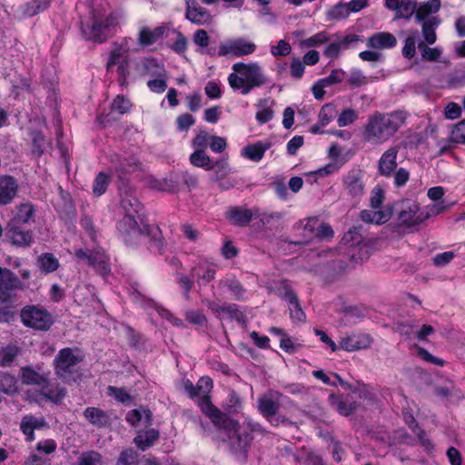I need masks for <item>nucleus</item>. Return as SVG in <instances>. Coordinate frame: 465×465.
I'll use <instances>...</instances> for the list:
<instances>
[{"mask_svg": "<svg viewBox=\"0 0 465 465\" xmlns=\"http://www.w3.org/2000/svg\"><path fill=\"white\" fill-rule=\"evenodd\" d=\"M350 14L348 4L340 3L329 10L328 17L329 19H342L347 17Z\"/></svg>", "mask_w": 465, "mask_h": 465, "instance_id": "obj_48", "label": "nucleus"}, {"mask_svg": "<svg viewBox=\"0 0 465 465\" xmlns=\"http://www.w3.org/2000/svg\"><path fill=\"white\" fill-rule=\"evenodd\" d=\"M155 77L156 78L151 79L147 82V86L152 92L156 94H162L167 88L166 72L164 71V74L163 76Z\"/></svg>", "mask_w": 465, "mask_h": 465, "instance_id": "obj_46", "label": "nucleus"}, {"mask_svg": "<svg viewBox=\"0 0 465 465\" xmlns=\"http://www.w3.org/2000/svg\"><path fill=\"white\" fill-rule=\"evenodd\" d=\"M258 407L262 414L268 420L270 423L272 425L279 424V418L275 416L279 408V404L272 395H263L259 399Z\"/></svg>", "mask_w": 465, "mask_h": 465, "instance_id": "obj_20", "label": "nucleus"}, {"mask_svg": "<svg viewBox=\"0 0 465 465\" xmlns=\"http://www.w3.org/2000/svg\"><path fill=\"white\" fill-rule=\"evenodd\" d=\"M343 183L347 192L357 196L362 193L364 189L363 174L359 170L350 172L344 178Z\"/></svg>", "mask_w": 465, "mask_h": 465, "instance_id": "obj_24", "label": "nucleus"}, {"mask_svg": "<svg viewBox=\"0 0 465 465\" xmlns=\"http://www.w3.org/2000/svg\"><path fill=\"white\" fill-rule=\"evenodd\" d=\"M373 340L368 333H357L342 337L339 341V349L346 351H355L365 350L371 347Z\"/></svg>", "mask_w": 465, "mask_h": 465, "instance_id": "obj_15", "label": "nucleus"}, {"mask_svg": "<svg viewBox=\"0 0 465 465\" xmlns=\"http://www.w3.org/2000/svg\"><path fill=\"white\" fill-rule=\"evenodd\" d=\"M280 285L282 287L283 291L281 289L277 290L279 295H284V297L289 302V309L291 318L293 322H303L305 320V314L298 304V301L294 293L289 289L286 282H282Z\"/></svg>", "mask_w": 465, "mask_h": 465, "instance_id": "obj_17", "label": "nucleus"}, {"mask_svg": "<svg viewBox=\"0 0 465 465\" xmlns=\"http://www.w3.org/2000/svg\"><path fill=\"white\" fill-rule=\"evenodd\" d=\"M358 118V114L355 110L346 109L343 110L337 118V124L341 127L348 126L354 123Z\"/></svg>", "mask_w": 465, "mask_h": 465, "instance_id": "obj_49", "label": "nucleus"}, {"mask_svg": "<svg viewBox=\"0 0 465 465\" xmlns=\"http://www.w3.org/2000/svg\"><path fill=\"white\" fill-rule=\"evenodd\" d=\"M5 235L15 245L27 246L32 242V233L29 231H23L20 225L8 223Z\"/></svg>", "mask_w": 465, "mask_h": 465, "instance_id": "obj_21", "label": "nucleus"}, {"mask_svg": "<svg viewBox=\"0 0 465 465\" xmlns=\"http://www.w3.org/2000/svg\"><path fill=\"white\" fill-rule=\"evenodd\" d=\"M305 66L303 62L298 58L293 57L290 64V74L292 78L301 79L304 74Z\"/></svg>", "mask_w": 465, "mask_h": 465, "instance_id": "obj_53", "label": "nucleus"}, {"mask_svg": "<svg viewBox=\"0 0 465 465\" xmlns=\"http://www.w3.org/2000/svg\"><path fill=\"white\" fill-rule=\"evenodd\" d=\"M392 214V209L387 205L380 208H371L361 213V218L366 223L383 224L388 222Z\"/></svg>", "mask_w": 465, "mask_h": 465, "instance_id": "obj_19", "label": "nucleus"}, {"mask_svg": "<svg viewBox=\"0 0 465 465\" xmlns=\"http://www.w3.org/2000/svg\"><path fill=\"white\" fill-rule=\"evenodd\" d=\"M345 162H346V160L331 161L325 166L318 169L317 171H315L312 173L318 175L319 177L327 176L329 174L338 172L341 169V167L345 163Z\"/></svg>", "mask_w": 465, "mask_h": 465, "instance_id": "obj_44", "label": "nucleus"}, {"mask_svg": "<svg viewBox=\"0 0 465 465\" xmlns=\"http://www.w3.org/2000/svg\"><path fill=\"white\" fill-rule=\"evenodd\" d=\"M329 41V36L326 32H320L311 37L301 41V47H314L320 46Z\"/></svg>", "mask_w": 465, "mask_h": 465, "instance_id": "obj_41", "label": "nucleus"}, {"mask_svg": "<svg viewBox=\"0 0 465 465\" xmlns=\"http://www.w3.org/2000/svg\"><path fill=\"white\" fill-rule=\"evenodd\" d=\"M312 375L322 381L326 385L337 386L338 384L344 385L345 382L341 379V377L335 373L331 374V377L323 372L321 370L313 371Z\"/></svg>", "mask_w": 465, "mask_h": 465, "instance_id": "obj_43", "label": "nucleus"}, {"mask_svg": "<svg viewBox=\"0 0 465 465\" xmlns=\"http://www.w3.org/2000/svg\"><path fill=\"white\" fill-rule=\"evenodd\" d=\"M0 391L5 394H14L18 391L16 379L9 374H3L0 378Z\"/></svg>", "mask_w": 465, "mask_h": 465, "instance_id": "obj_39", "label": "nucleus"}, {"mask_svg": "<svg viewBox=\"0 0 465 465\" xmlns=\"http://www.w3.org/2000/svg\"><path fill=\"white\" fill-rule=\"evenodd\" d=\"M292 52L291 45L285 40H280L271 46V54L273 56H286Z\"/></svg>", "mask_w": 465, "mask_h": 465, "instance_id": "obj_52", "label": "nucleus"}, {"mask_svg": "<svg viewBox=\"0 0 465 465\" xmlns=\"http://www.w3.org/2000/svg\"><path fill=\"white\" fill-rule=\"evenodd\" d=\"M45 426V422L43 418H37L32 415L25 416L20 424L21 430L29 441H32L35 439V430L41 429Z\"/></svg>", "mask_w": 465, "mask_h": 465, "instance_id": "obj_27", "label": "nucleus"}, {"mask_svg": "<svg viewBox=\"0 0 465 465\" xmlns=\"http://www.w3.org/2000/svg\"><path fill=\"white\" fill-rule=\"evenodd\" d=\"M17 191V184L10 176L0 177V205L12 202Z\"/></svg>", "mask_w": 465, "mask_h": 465, "instance_id": "obj_25", "label": "nucleus"}, {"mask_svg": "<svg viewBox=\"0 0 465 465\" xmlns=\"http://www.w3.org/2000/svg\"><path fill=\"white\" fill-rule=\"evenodd\" d=\"M337 114V110L334 104H324L319 113V124L322 126L328 125Z\"/></svg>", "mask_w": 465, "mask_h": 465, "instance_id": "obj_40", "label": "nucleus"}, {"mask_svg": "<svg viewBox=\"0 0 465 465\" xmlns=\"http://www.w3.org/2000/svg\"><path fill=\"white\" fill-rule=\"evenodd\" d=\"M396 37L391 33L381 32L369 37L367 45L374 49L392 48L396 45Z\"/></svg>", "mask_w": 465, "mask_h": 465, "instance_id": "obj_26", "label": "nucleus"}, {"mask_svg": "<svg viewBox=\"0 0 465 465\" xmlns=\"http://www.w3.org/2000/svg\"><path fill=\"white\" fill-rule=\"evenodd\" d=\"M215 272L214 265L204 260L199 262V263L193 268L192 277L195 279L199 284H206L214 278Z\"/></svg>", "mask_w": 465, "mask_h": 465, "instance_id": "obj_22", "label": "nucleus"}, {"mask_svg": "<svg viewBox=\"0 0 465 465\" xmlns=\"http://www.w3.org/2000/svg\"><path fill=\"white\" fill-rule=\"evenodd\" d=\"M272 146V143L268 140L258 141L254 143L248 144L241 150V156L250 161L260 162L267 150Z\"/></svg>", "mask_w": 465, "mask_h": 465, "instance_id": "obj_18", "label": "nucleus"}, {"mask_svg": "<svg viewBox=\"0 0 465 465\" xmlns=\"http://www.w3.org/2000/svg\"><path fill=\"white\" fill-rule=\"evenodd\" d=\"M210 137L205 131L200 132L192 142L193 147L195 150H204L210 142Z\"/></svg>", "mask_w": 465, "mask_h": 465, "instance_id": "obj_60", "label": "nucleus"}, {"mask_svg": "<svg viewBox=\"0 0 465 465\" xmlns=\"http://www.w3.org/2000/svg\"><path fill=\"white\" fill-rule=\"evenodd\" d=\"M21 320L25 326L39 331H46L53 324L51 313L36 305L25 306L21 311Z\"/></svg>", "mask_w": 465, "mask_h": 465, "instance_id": "obj_9", "label": "nucleus"}, {"mask_svg": "<svg viewBox=\"0 0 465 465\" xmlns=\"http://www.w3.org/2000/svg\"><path fill=\"white\" fill-rule=\"evenodd\" d=\"M135 41L132 37H124L115 42L109 53L106 63L108 72H115L121 85L127 84L129 80L146 75L163 76L164 67L155 58L140 57L129 59V54L138 52Z\"/></svg>", "mask_w": 465, "mask_h": 465, "instance_id": "obj_1", "label": "nucleus"}, {"mask_svg": "<svg viewBox=\"0 0 465 465\" xmlns=\"http://www.w3.org/2000/svg\"><path fill=\"white\" fill-rule=\"evenodd\" d=\"M397 154L398 149L396 147H391L382 153L379 161V173L381 175L389 176L395 171Z\"/></svg>", "mask_w": 465, "mask_h": 465, "instance_id": "obj_23", "label": "nucleus"}, {"mask_svg": "<svg viewBox=\"0 0 465 465\" xmlns=\"http://www.w3.org/2000/svg\"><path fill=\"white\" fill-rule=\"evenodd\" d=\"M198 396V405L201 411L212 420L215 427L223 430L228 437L232 451L237 458L244 460L246 458V450L251 442L250 434L246 430H242L238 424L229 419L213 406L207 396L213 389V381L209 377H202L196 384Z\"/></svg>", "mask_w": 465, "mask_h": 465, "instance_id": "obj_2", "label": "nucleus"}, {"mask_svg": "<svg viewBox=\"0 0 465 465\" xmlns=\"http://www.w3.org/2000/svg\"><path fill=\"white\" fill-rule=\"evenodd\" d=\"M82 357V353L77 349H62L54 359L55 373L64 380H70Z\"/></svg>", "mask_w": 465, "mask_h": 465, "instance_id": "obj_10", "label": "nucleus"}, {"mask_svg": "<svg viewBox=\"0 0 465 465\" xmlns=\"http://www.w3.org/2000/svg\"><path fill=\"white\" fill-rule=\"evenodd\" d=\"M19 377L24 384L41 386V394L46 400L53 402L60 401L65 395L64 388L45 386L47 383L48 374L40 368L35 369L30 366L23 367L20 370Z\"/></svg>", "mask_w": 465, "mask_h": 465, "instance_id": "obj_6", "label": "nucleus"}, {"mask_svg": "<svg viewBox=\"0 0 465 465\" xmlns=\"http://www.w3.org/2000/svg\"><path fill=\"white\" fill-rule=\"evenodd\" d=\"M190 163L193 166L203 168L207 171L213 170L212 161L204 150H194L190 156Z\"/></svg>", "mask_w": 465, "mask_h": 465, "instance_id": "obj_35", "label": "nucleus"}, {"mask_svg": "<svg viewBox=\"0 0 465 465\" xmlns=\"http://www.w3.org/2000/svg\"><path fill=\"white\" fill-rule=\"evenodd\" d=\"M255 118L261 124L270 122L273 117L272 103L268 99H262L257 104Z\"/></svg>", "mask_w": 465, "mask_h": 465, "instance_id": "obj_33", "label": "nucleus"}, {"mask_svg": "<svg viewBox=\"0 0 465 465\" xmlns=\"http://www.w3.org/2000/svg\"><path fill=\"white\" fill-rule=\"evenodd\" d=\"M84 415L90 423L96 427L105 426L109 422V416L107 413L94 407L86 408Z\"/></svg>", "mask_w": 465, "mask_h": 465, "instance_id": "obj_31", "label": "nucleus"}, {"mask_svg": "<svg viewBox=\"0 0 465 465\" xmlns=\"http://www.w3.org/2000/svg\"><path fill=\"white\" fill-rule=\"evenodd\" d=\"M450 138L455 143H465V120L456 124L451 131Z\"/></svg>", "mask_w": 465, "mask_h": 465, "instance_id": "obj_59", "label": "nucleus"}, {"mask_svg": "<svg viewBox=\"0 0 465 465\" xmlns=\"http://www.w3.org/2000/svg\"><path fill=\"white\" fill-rule=\"evenodd\" d=\"M121 208L124 213L117 225L121 233L137 236L147 232V226L141 214L143 207L135 197L126 195L121 202Z\"/></svg>", "mask_w": 465, "mask_h": 465, "instance_id": "obj_5", "label": "nucleus"}, {"mask_svg": "<svg viewBox=\"0 0 465 465\" xmlns=\"http://www.w3.org/2000/svg\"><path fill=\"white\" fill-rule=\"evenodd\" d=\"M384 190L379 186H376L372 190L371 196V208L383 207L382 203L384 200Z\"/></svg>", "mask_w": 465, "mask_h": 465, "instance_id": "obj_61", "label": "nucleus"}, {"mask_svg": "<svg viewBox=\"0 0 465 465\" xmlns=\"http://www.w3.org/2000/svg\"><path fill=\"white\" fill-rule=\"evenodd\" d=\"M444 207L441 203H433L421 209L420 205L412 201H404L399 213V221L401 223L412 226L422 223L431 215L441 213Z\"/></svg>", "mask_w": 465, "mask_h": 465, "instance_id": "obj_7", "label": "nucleus"}, {"mask_svg": "<svg viewBox=\"0 0 465 465\" xmlns=\"http://www.w3.org/2000/svg\"><path fill=\"white\" fill-rule=\"evenodd\" d=\"M226 140L221 136H211L209 145L213 152L214 153H222L226 148Z\"/></svg>", "mask_w": 465, "mask_h": 465, "instance_id": "obj_63", "label": "nucleus"}, {"mask_svg": "<svg viewBox=\"0 0 465 465\" xmlns=\"http://www.w3.org/2000/svg\"><path fill=\"white\" fill-rule=\"evenodd\" d=\"M167 30L164 25L155 27L141 25L136 35L135 47L146 48L154 45L166 35Z\"/></svg>", "mask_w": 465, "mask_h": 465, "instance_id": "obj_13", "label": "nucleus"}, {"mask_svg": "<svg viewBox=\"0 0 465 465\" xmlns=\"http://www.w3.org/2000/svg\"><path fill=\"white\" fill-rule=\"evenodd\" d=\"M109 183V178L104 173H99L94 180L93 191L97 196L102 195L106 191Z\"/></svg>", "mask_w": 465, "mask_h": 465, "instance_id": "obj_51", "label": "nucleus"}, {"mask_svg": "<svg viewBox=\"0 0 465 465\" xmlns=\"http://www.w3.org/2000/svg\"><path fill=\"white\" fill-rule=\"evenodd\" d=\"M186 18L195 25H205L211 21L210 13L195 0H186Z\"/></svg>", "mask_w": 465, "mask_h": 465, "instance_id": "obj_16", "label": "nucleus"}, {"mask_svg": "<svg viewBox=\"0 0 465 465\" xmlns=\"http://www.w3.org/2000/svg\"><path fill=\"white\" fill-rule=\"evenodd\" d=\"M35 208L31 203H22L18 206L17 212L15 213L13 219L9 223H15L17 225L27 224L34 221Z\"/></svg>", "mask_w": 465, "mask_h": 465, "instance_id": "obj_28", "label": "nucleus"}, {"mask_svg": "<svg viewBox=\"0 0 465 465\" xmlns=\"http://www.w3.org/2000/svg\"><path fill=\"white\" fill-rule=\"evenodd\" d=\"M320 220L317 217H310L301 222L303 228V235L307 238H314L319 227Z\"/></svg>", "mask_w": 465, "mask_h": 465, "instance_id": "obj_42", "label": "nucleus"}, {"mask_svg": "<svg viewBox=\"0 0 465 465\" xmlns=\"http://www.w3.org/2000/svg\"><path fill=\"white\" fill-rule=\"evenodd\" d=\"M407 113L394 111L391 113H375L369 116L364 127V139L372 144H381L389 141L405 124Z\"/></svg>", "mask_w": 465, "mask_h": 465, "instance_id": "obj_3", "label": "nucleus"}, {"mask_svg": "<svg viewBox=\"0 0 465 465\" xmlns=\"http://www.w3.org/2000/svg\"><path fill=\"white\" fill-rule=\"evenodd\" d=\"M152 414L145 409L132 410L126 415V420L134 427L151 424Z\"/></svg>", "mask_w": 465, "mask_h": 465, "instance_id": "obj_30", "label": "nucleus"}, {"mask_svg": "<svg viewBox=\"0 0 465 465\" xmlns=\"http://www.w3.org/2000/svg\"><path fill=\"white\" fill-rule=\"evenodd\" d=\"M419 35L417 32L410 33L404 42L402 48V55L407 59H411L416 54V49L418 48Z\"/></svg>", "mask_w": 465, "mask_h": 465, "instance_id": "obj_36", "label": "nucleus"}, {"mask_svg": "<svg viewBox=\"0 0 465 465\" xmlns=\"http://www.w3.org/2000/svg\"><path fill=\"white\" fill-rule=\"evenodd\" d=\"M232 73L228 75V84L232 89L246 95L253 88L266 84L267 80L258 63L238 62L232 64Z\"/></svg>", "mask_w": 465, "mask_h": 465, "instance_id": "obj_4", "label": "nucleus"}, {"mask_svg": "<svg viewBox=\"0 0 465 465\" xmlns=\"http://www.w3.org/2000/svg\"><path fill=\"white\" fill-rule=\"evenodd\" d=\"M79 465H102V457L98 452L89 451L83 453L78 460Z\"/></svg>", "mask_w": 465, "mask_h": 465, "instance_id": "obj_50", "label": "nucleus"}, {"mask_svg": "<svg viewBox=\"0 0 465 465\" xmlns=\"http://www.w3.org/2000/svg\"><path fill=\"white\" fill-rule=\"evenodd\" d=\"M416 5L412 0H402L396 15L397 17H409L416 10Z\"/></svg>", "mask_w": 465, "mask_h": 465, "instance_id": "obj_55", "label": "nucleus"}, {"mask_svg": "<svg viewBox=\"0 0 465 465\" xmlns=\"http://www.w3.org/2000/svg\"><path fill=\"white\" fill-rule=\"evenodd\" d=\"M18 353L15 346L9 345L0 351V365L6 366L13 362Z\"/></svg>", "mask_w": 465, "mask_h": 465, "instance_id": "obj_47", "label": "nucleus"}, {"mask_svg": "<svg viewBox=\"0 0 465 465\" xmlns=\"http://www.w3.org/2000/svg\"><path fill=\"white\" fill-rule=\"evenodd\" d=\"M428 45L422 42L418 44V49L420 52L421 57L426 61H438L442 54V49L439 46L429 47Z\"/></svg>", "mask_w": 465, "mask_h": 465, "instance_id": "obj_37", "label": "nucleus"}, {"mask_svg": "<svg viewBox=\"0 0 465 465\" xmlns=\"http://www.w3.org/2000/svg\"><path fill=\"white\" fill-rule=\"evenodd\" d=\"M227 217L232 223L242 226L250 222L252 213L246 209L232 208L227 212Z\"/></svg>", "mask_w": 465, "mask_h": 465, "instance_id": "obj_34", "label": "nucleus"}, {"mask_svg": "<svg viewBox=\"0 0 465 465\" xmlns=\"http://www.w3.org/2000/svg\"><path fill=\"white\" fill-rule=\"evenodd\" d=\"M35 5H35V0L20 5L16 11L17 15L20 17H30V16H34V15L39 14L40 13L39 11L35 10Z\"/></svg>", "mask_w": 465, "mask_h": 465, "instance_id": "obj_57", "label": "nucleus"}, {"mask_svg": "<svg viewBox=\"0 0 465 465\" xmlns=\"http://www.w3.org/2000/svg\"><path fill=\"white\" fill-rule=\"evenodd\" d=\"M117 24L116 16L114 14L94 15L90 24L83 25L82 30L87 39L97 43L104 42L110 30Z\"/></svg>", "mask_w": 465, "mask_h": 465, "instance_id": "obj_8", "label": "nucleus"}, {"mask_svg": "<svg viewBox=\"0 0 465 465\" xmlns=\"http://www.w3.org/2000/svg\"><path fill=\"white\" fill-rule=\"evenodd\" d=\"M195 123V119L190 114H183L176 119V124L180 131H187Z\"/></svg>", "mask_w": 465, "mask_h": 465, "instance_id": "obj_62", "label": "nucleus"}, {"mask_svg": "<svg viewBox=\"0 0 465 465\" xmlns=\"http://www.w3.org/2000/svg\"><path fill=\"white\" fill-rule=\"evenodd\" d=\"M342 50H345L343 48L342 44L341 43L340 39L333 41L330 43L326 48L324 49V55L330 58L337 57Z\"/></svg>", "mask_w": 465, "mask_h": 465, "instance_id": "obj_58", "label": "nucleus"}, {"mask_svg": "<svg viewBox=\"0 0 465 465\" xmlns=\"http://www.w3.org/2000/svg\"><path fill=\"white\" fill-rule=\"evenodd\" d=\"M256 45L244 37L227 39L221 43L218 50L219 56L242 57L255 52Z\"/></svg>", "mask_w": 465, "mask_h": 465, "instance_id": "obj_11", "label": "nucleus"}, {"mask_svg": "<svg viewBox=\"0 0 465 465\" xmlns=\"http://www.w3.org/2000/svg\"><path fill=\"white\" fill-rule=\"evenodd\" d=\"M131 107V102L124 95H117L112 103V110L120 114H125Z\"/></svg>", "mask_w": 465, "mask_h": 465, "instance_id": "obj_45", "label": "nucleus"}, {"mask_svg": "<svg viewBox=\"0 0 465 465\" xmlns=\"http://www.w3.org/2000/svg\"><path fill=\"white\" fill-rule=\"evenodd\" d=\"M39 267L45 272H52L59 267L58 260L51 253H45L38 258Z\"/></svg>", "mask_w": 465, "mask_h": 465, "instance_id": "obj_38", "label": "nucleus"}, {"mask_svg": "<svg viewBox=\"0 0 465 465\" xmlns=\"http://www.w3.org/2000/svg\"><path fill=\"white\" fill-rule=\"evenodd\" d=\"M440 8V0H428L427 2L421 3L416 9V19L420 22L425 20L430 15L436 14Z\"/></svg>", "mask_w": 465, "mask_h": 465, "instance_id": "obj_32", "label": "nucleus"}, {"mask_svg": "<svg viewBox=\"0 0 465 465\" xmlns=\"http://www.w3.org/2000/svg\"><path fill=\"white\" fill-rule=\"evenodd\" d=\"M159 437V432L154 429L140 430L134 438V442L142 450L151 447Z\"/></svg>", "mask_w": 465, "mask_h": 465, "instance_id": "obj_29", "label": "nucleus"}, {"mask_svg": "<svg viewBox=\"0 0 465 465\" xmlns=\"http://www.w3.org/2000/svg\"><path fill=\"white\" fill-rule=\"evenodd\" d=\"M134 452L132 449H126L120 454L117 465H135Z\"/></svg>", "mask_w": 465, "mask_h": 465, "instance_id": "obj_64", "label": "nucleus"}, {"mask_svg": "<svg viewBox=\"0 0 465 465\" xmlns=\"http://www.w3.org/2000/svg\"><path fill=\"white\" fill-rule=\"evenodd\" d=\"M369 255V246L366 243H360L351 251V259L355 262L366 260Z\"/></svg>", "mask_w": 465, "mask_h": 465, "instance_id": "obj_54", "label": "nucleus"}, {"mask_svg": "<svg viewBox=\"0 0 465 465\" xmlns=\"http://www.w3.org/2000/svg\"><path fill=\"white\" fill-rule=\"evenodd\" d=\"M108 391L111 396L122 403L128 404L132 400L124 389L109 386Z\"/></svg>", "mask_w": 465, "mask_h": 465, "instance_id": "obj_56", "label": "nucleus"}, {"mask_svg": "<svg viewBox=\"0 0 465 465\" xmlns=\"http://www.w3.org/2000/svg\"><path fill=\"white\" fill-rule=\"evenodd\" d=\"M24 288L25 284L11 271L0 267V302H8L14 292Z\"/></svg>", "mask_w": 465, "mask_h": 465, "instance_id": "obj_14", "label": "nucleus"}, {"mask_svg": "<svg viewBox=\"0 0 465 465\" xmlns=\"http://www.w3.org/2000/svg\"><path fill=\"white\" fill-rule=\"evenodd\" d=\"M75 255L79 260L93 265L103 277H106L110 272L108 258L103 250L95 249L94 251H90L79 249L76 251Z\"/></svg>", "mask_w": 465, "mask_h": 465, "instance_id": "obj_12", "label": "nucleus"}]
</instances>
